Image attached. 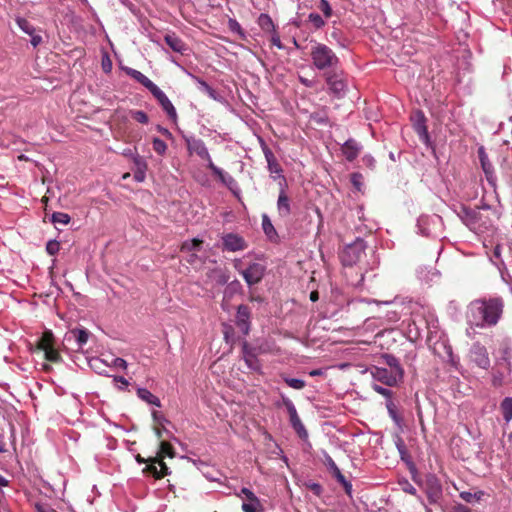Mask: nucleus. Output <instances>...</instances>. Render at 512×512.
Returning <instances> with one entry per match:
<instances>
[{"mask_svg": "<svg viewBox=\"0 0 512 512\" xmlns=\"http://www.w3.org/2000/svg\"><path fill=\"white\" fill-rule=\"evenodd\" d=\"M319 9L326 18H330L332 16V8L327 0H320Z\"/></svg>", "mask_w": 512, "mask_h": 512, "instance_id": "09e8293b", "label": "nucleus"}, {"mask_svg": "<svg viewBox=\"0 0 512 512\" xmlns=\"http://www.w3.org/2000/svg\"><path fill=\"white\" fill-rule=\"evenodd\" d=\"M113 366L116 367V368H120V369H127V362L123 359V358H114L113 359Z\"/></svg>", "mask_w": 512, "mask_h": 512, "instance_id": "5fc2aeb1", "label": "nucleus"}, {"mask_svg": "<svg viewBox=\"0 0 512 512\" xmlns=\"http://www.w3.org/2000/svg\"><path fill=\"white\" fill-rule=\"evenodd\" d=\"M395 445H396L398 452L401 455V458L403 459V456L407 453V449H406L403 439L401 437H397V439L395 441Z\"/></svg>", "mask_w": 512, "mask_h": 512, "instance_id": "603ef678", "label": "nucleus"}, {"mask_svg": "<svg viewBox=\"0 0 512 512\" xmlns=\"http://www.w3.org/2000/svg\"><path fill=\"white\" fill-rule=\"evenodd\" d=\"M334 478L343 486L346 494L351 497L352 496V490H353L351 482H349L345 478V476L342 474V472L339 473L338 475H336Z\"/></svg>", "mask_w": 512, "mask_h": 512, "instance_id": "a19ab883", "label": "nucleus"}, {"mask_svg": "<svg viewBox=\"0 0 512 512\" xmlns=\"http://www.w3.org/2000/svg\"><path fill=\"white\" fill-rule=\"evenodd\" d=\"M35 509H36L37 512H56L52 508L43 506L41 504H36L35 505Z\"/></svg>", "mask_w": 512, "mask_h": 512, "instance_id": "e2e57ef3", "label": "nucleus"}, {"mask_svg": "<svg viewBox=\"0 0 512 512\" xmlns=\"http://www.w3.org/2000/svg\"><path fill=\"white\" fill-rule=\"evenodd\" d=\"M372 389L377 392L378 394L385 397L386 401L392 400L393 392L392 390L385 388L383 386H380L378 384H372Z\"/></svg>", "mask_w": 512, "mask_h": 512, "instance_id": "37998d69", "label": "nucleus"}, {"mask_svg": "<svg viewBox=\"0 0 512 512\" xmlns=\"http://www.w3.org/2000/svg\"><path fill=\"white\" fill-rule=\"evenodd\" d=\"M242 352L243 359L247 366L252 370L258 371L260 369V363L255 351L252 348H250L247 343H244L242 347Z\"/></svg>", "mask_w": 512, "mask_h": 512, "instance_id": "5701e85b", "label": "nucleus"}, {"mask_svg": "<svg viewBox=\"0 0 512 512\" xmlns=\"http://www.w3.org/2000/svg\"><path fill=\"white\" fill-rule=\"evenodd\" d=\"M264 154H265V158H266V161L268 164L269 171L271 173L280 174L282 172V169L279 166V164L277 163L273 153L269 149H266L264 151Z\"/></svg>", "mask_w": 512, "mask_h": 512, "instance_id": "2f4dec72", "label": "nucleus"}, {"mask_svg": "<svg viewBox=\"0 0 512 512\" xmlns=\"http://www.w3.org/2000/svg\"><path fill=\"white\" fill-rule=\"evenodd\" d=\"M482 213L480 210L463 207L461 211V219L471 230L480 231L484 225L482 221Z\"/></svg>", "mask_w": 512, "mask_h": 512, "instance_id": "1a4fd4ad", "label": "nucleus"}, {"mask_svg": "<svg viewBox=\"0 0 512 512\" xmlns=\"http://www.w3.org/2000/svg\"><path fill=\"white\" fill-rule=\"evenodd\" d=\"M160 455H161V457H163V456L173 457L174 456L173 448L170 443H168L166 441H162L160 443Z\"/></svg>", "mask_w": 512, "mask_h": 512, "instance_id": "a18cd8bd", "label": "nucleus"}, {"mask_svg": "<svg viewBox=\"0 0 512 512\" xmlns=\"http://www.w3.org/2000/svg\"><path fill=\"white\" fill-rule=\"evenodd\" d=\"M59 249L60 243L57 240H49L46 244V251L49 255H56Z\"/></svg>", "mask_w": 512, "mask_h": 512, "instance_id": "49530a36", "label": "nucleus"}, {"mask_svg": "<svg viewBox=\"0 0 512 512\" xmlns=\"http://www.w3.org/2000/svg\"><path fill=\"white\" fill-rule=\"evenodd\" d=\"M72 333L74 334L79 347H83L87 343L89 338V332L87 330L76 329L72 331Z\"/></svg>", "mask_w": 512, "mask_h": 512, "instance_id": "e433bc0d", "label": "nucleus"}, {"mask_svg": "<svg viewBox=\"0 0 512 512\" xmlns=\"http://www.w3.org/2000/svg\"><path fill=\"white\" fill-rule=\"evenodd\" d=\"M325 79L330 91L333 94L341 96L345 92L346 82L343 78L342 72L338 73L334 69L333 72L326 73Z\"/></svg>", "mask_w": 512, "mask_h": 512, "instance_id": "9b49d317", "label": "nucleus"}, {"mask_svg": "<svg viewBox=\"0 0 512 512\" xmlns=\"http://www.w3.org/2000/svg\"><path fill=\"white\" fill-rule=\"evenodd\" d=\"M224 249L231 252L241 251L246 248L245 240L233 233L226 234L222 237Z\"/></svg>", "mask_w": 512, "mask_h": 512, "instance_id": "2eb2a0df", "label": "nucleus"}, {"mask_svg": "<svg viewBox=\"0 0 512 512\" xmlns=\"http://www.w3.org/2000/svg\"><path fill=\"white\" fill-rule=\"evenodd\" d=\"M152 95L156 98L168 117L176 123L178 118L177 111L167 95L159 87L153 91Z\"/></svg>", "mask_w": 512, "mask_h": 512, "instance_id": "ddd939ff", "label": "nucleus"}, {"mask_svg": "<svg viewBox=\"0 0 512 512\" xmlns=\"http://www.w3.org/2000/svg\"><path fill=\"white\" fill-rule=\"evenodd\" d=\"M185 142L188 152L190 154H196L202 160H205L207 167L210 168V163H213V161L203 140L190 136L185 138Z\"/></svg>", "mask_w": 512, "mask_h": 512, "instance_id": "0eeeda50", "label": "nucleus"}, {"mask_svg": "<svg viewBox=\"0 0 512 512\" xmlns=\"http://www.w3.org/2000/svg\"><path fill=\"white\" fill-rule=\"evenodd\" d=\"M146 470L150 472L155 478H162L168 474V467L162 461H153L146 467Z\"/></svg>", "mask_w": 512, "mask_h": 512, "instance_id": "bb28decb", "label": "nucleus"}, {"mask_svg": "<svg viewBox=\"0 0 512 512\" xmlns=\"http://www.w3.org/2000/svg\"><path fill=\"white\" fill-rule=\"evenodd\" d=\"M270 34H271L270 41H271L272 45L277 47L278 49H283L284 46H283V44H282V42L280 40V36H279L278 32L274 31V32H272Z\"/></svg>", "mask_w": 512, "mask_h": 512, "instance_id": "3c124183", "label": "nucleus"}, {"mask_svg": "<svg viewBox=\"0 0 512 512\" xmlns=\"http://www.w3.org/2000/svg\"><path fill=\"white\" fill-rule=\"evenodd\" d=\"M133 163L136 167V170H147V163L141 156H133Z\"/></svg>", "mask_w": 512, "mask_h": 512, "instance_id": "8fccbe9b", "label": "nucleus"}, {"mask_svg": "<svg viewBox=\"0 0 512 512\" xmlns=\"http://www.w3.org/2000/svg\"><path fill=\"white\" fill-rule=\"evenodd\" d=\"M277 211L279 216L282 218L288 217L291 213L290 200L283 188L281 189L278 196Z\"/></svg>", "mask_w": 512, "mask_h": 512, "instance_id": "b1692460", "label": "nucleus"}, {"mask_svg": "<svg viewBox=\"0 0 512 512\" xmlns=\"http://www.w3.org/2000/svg\"><path fill=\"white\" fill-rule=\"evenodd\" d=\"M454 512H471V510L468 507L460 504L455 507Z\"/></svg>", "mask_w": 512, "mask_h": 512, "instance_id": "69168bd1", "label": "nucleus"}, {"mask_svg": "<svg viewBox=\"0 0 512 512\" xmlns=\"http://www.w3.org/2000/svg\"><path fill=\"white\" fill-rule=\"evenodd\" d=\"M16 24L18 27L29 36L32 35L35 32V27L25 18L17 17L15 19Z\"/></svg>", "mask_w": 512, "mask_h": 512, "instance_id": "c9c22d12", "label": "nucleus"}, {"mask_svg": "<svg viewBox=\"0 0 512 512\" xmlns=\"http://www.w3.org/2000/svg\"><path fill=\"white\" fill-rule=\"evenodd\" d=\"M283 403H284V405L287 409V412L289 414V420H290V424H291L292 428L295 430V432L301 439H303V440L307 439L308 432L297 413L295 405L288 398L284 399Z\"/></svg>", "mask_w": 512, "mask_h": 512, "instance_id": "423d86ee", "label": "nucleus"}, {"mask_svg": "<svg viewBox=\"0 0 512 512\" xmlns=\"http://www.w3.org/2000/svg\"><path fill=\"white\" fill-rule=\"evenodd\" d=\"M461 499H463L465 502L472 503L474 501L475 495L474 493L463 491L460 493Z\"/></svg>", "mask_w": 512, "mask_h": 512, "instance_id": "4d7b16f0", "label": "nucleus"}, {"mask_svg": "<svg viewBox=\"0 0 512 512\" xmlns=\"http://www.w3.org/2000/svg\"><path fill=\"white\" fill-rule=\"evenodd\" d=\"M501 247L499 245L495 246L494 250H493V258L495 260H493L494 264L495 265H499L500 263H502V260H501Z\"/></svg>", "mask_w": 512, "mask_h": 512, "instance_id": "864d4df0", "label": "nucleus"}, {"mask_svg": "<svg viewBox=\"0 0 512 512\" xmlns=\"http://www.w3.org/2000/svg\"><path fill=\"white\" fill-rule=\"evenodd\" d=\"M164 40H165L166 44L169 46V48L172 49L174 52H177L181 55H184L187 53L188 46L175 33H167L164 36Z\"/></svg>", "mask_w": 512, "mask_h": 512, "instance_id": "412c9836", "label": "nucleus"}, {"mask_svg": "<svg viewBox=\"0 0 512 512\" xmlns=\"http://www.w3.org/2000/svg\"><path fill=\"white\" fill-rule=\"evenodd\" d=\"M262 229H263L265 235L270 240H274L277 238L276 229L274 228V226L267 214L262 215Z\"/></svg>", "mask_w": 512, "mask_h": 512, "instance_id": "7c9ffc66", "label": "nucleus"}, {"mask_svg": "<svg viewBox=\"0 0 512 512\" xmlns=\"http://www.w3.org/2000/svg\"><path fill=\"white\" fill-rule=\"evenodd\" d=\"M362 146L354 139H348L342 146V152L348 161H353L359 155Z\"/></svg>", "mask_w": 512, "mask_h": 512, "instance_id": "4be33fe9", "label": "nucleus"}, {"mask_svg": "<svg viewBox=\"0 0 512 512\" xmlns=\"http://www.w3.org/2000/svg\"><path fill=\"white\" fill-rule=\"evenodd\" d=\"M209 169L212 171V173L215 176L218 177L220 182L222 184H224L231 192L236 194L239 191V187L237 185V182L235 181V179L230 174H228L227 172H225L221 168L217 167L214 163H210V168Z\"/></svg>", "mask_w": 512, "mask_h": 512, "instance_id": "4468645a", "label": "nucleus"}, {"mask_svg": "<svg viewBox=\"0 0 512 512\" xmlns=\"http://www.w3.org/2000/svg\"><path fill=\"white\" fill-rule=\"evenodd\" d=\"M284 382L291 388L301 390L306 386V383L302 379L283 377Z\"/></svg>", "mask_w": 512, "mask_h": 512, "instance_id": "ea45409f", "label": "nucleus"}, {"mask_svg": "<svg viewBox=\"0 0 512 512\" xmlns=\"http://www.w3.org/2000/svg\"><path fill=\"white\" fill-rule=\"evenodd\" d=\"M131 114L132 117L139 123L147 124L149 121L148 115L144 111L136 110L132 111Z\"/></svg>", "mask_w": 512, "mask_h": 512, "instance_id": "de8ad7c7", "label": "nucleus"}, {"mask_svg": "<svg viewBox=\"0 0 512 512\" xmlns=\"http://www.w3.org/2000/svg\"><path fill=\"white\" fill-rule=\"evenodd\" d=\"M362 160L365 165H367L370 168H374L375 159L371 155H365Z\"/></svg>", "mask_w": 512, "mask_h": 512, "instance_id": "052dcab7", "label": "nucleus"}, {"mask_svg": "<svg viewBox=\"0 0 512 512\" xmlns=\"http://www.w3.org/2000/svg\"><path fill=\"white\" fill-rule=\"evenodd\" d=\"M137 396L143 400L144 402L154 405L157 407L161 406V402L157 396L152 394L148 389L146 388H138L137 390Z\"/></svg>", "mask_w": 512, "mask_h": 512, "instance_id": "cd10ccee", "label": "nucleus"}, {"mask_svg": "<svg viewBox=\"0 0 512 512\" xmlns=\"http://www.w3.org/2000/svg\"><path fill=\"white\" fill-rule=\"evenodd\" d=\"M229 25H230V28L232 31H235L236 29H240V25L236 20H230Z\"/></svg>", "mask_w": 512, "mask_h": 512, "instance_id": "338daca9", "label": "nucleus"}, {"mask_svg": "<svg viewBox=\"0 0 512 512\" xmlns=\"http://www.w3.org/2000/svg\"><path fill=\"white\" fill-rule=\"evenodd\" d=\"M402 489L404 492L411 494V495H416V493H417L416 488L412 484H410L408 481H406L404 483V485L402 486Z\"/></svg>", "mask_w": 512, "mask_h": 512, "instance_id": "6e6d98bb", "label": "nucleus"}, {"mask_svg": "<svg viewBox=\"0 0 512 512\" xmlns=\"http://www.w3.org/2000/svg\"><path fill=\"white\" fill-rule=\"evenodd\" d=\"M201 244H202V241L197 238L187 240L182 244V251H187V252L198 251Z\"/></svg>", "mask_w": 512, "mask_h": 512, "instance_id": "58836bf2", "label": "nucleus"}, {"mask_svg": "<svg viewBox=\"0 0 512 512\" xmlns=\"http://www.w3.org/2000/svg\"><path fill=\"white\" fill-rule=\"evenodd\" d=\"M146 177V170H135L134 179L137 182H143Z\"/></svg>", "mask_w": 512, "mask_h": 512, "instance_id": "13d9d810", "label": "nucleus"}, {"mask_svg": "<svg viewBox=\"0 0 512 512\" xmlns=\"http://www.w3.org/2000/svg\"><path fill=\"white\" fill-rule=\"evenodd\" d=\"M426 494L430 503H437L442 496V486L435 476L426 481Z\"/></svg>", "mask_w": 512, "mask_h": 512, "instance_id": "f3484780", "label": "nucleus"}, {"mask_svg": "<svg viewBox=\"0 0 512 512\" xmlns=\"http://www.w3.org/2000/svg\"><path fill=\"white\" fill-rule=\"evenodd\" d=\"M323 370L322 369H314V370H311L309 372V375L312 376V377H315V376H320V375H323Z\"/></svg>", "mask_w": 512, "mask_h": 512, "instance_id": "774afa93", "label": "nucleus"}, {"mask_svg": "<svg viewBox=\"0 0 512 512\" xmlns=\"http://www.w3.org/2000/svg\"><path fill=\"white\" fill-rule=\"evenodd\" d=\"M70 220V216L64 212H54L51 216V221L54 224L67 225L69 224Z\"/></svg>", "mask_w": 512, "mask_h": 512, "instance_id": "4c0bfd02", "label": "nucleus"}, {"mask_svg": "<svg viewBox=\"0 0 512 512\" xmlns=\"http://www.w3.org/2000/svg\"><path fill=\"white\" fill-rule=\"evenodd\" d=\"M372 378L389 387L397 386L404 377V371H393L388 368L373 366L369 369Z\"/></svg>", "mask_w": 512, "mask_h": 512, "instance_id": "7ed1b4c3", "label": "nucleus"}, {"mask_svg": "<svg viewBox=\"0 0 512 512\" xmlns=\"http://www.w3.org/2000/svg\"><path fill=\"white\" fill-rule=\"evenodd\" d=\"M239 497L242 495L246 498V501L242 503L243 512H262L263 506L259 500V498L248 488L243 487L240 491V494H237Z\"/></svg>", "mask_w": 512, "mask_h": 512, "instance_id": "9d476101", "label": "nucleus"}, {"mask_svg": "<svg viewBox=\"0 0 512 512\" xmlns=\"http://www.w3.org/2000/svg\"><path fill=\"white\" fill-rule=\"evenodd\" d=\"M362 176L359 173H354L351 177L353 185L360 190Z\"/></svg>", "mask_w": 512, "mask_h": 512, "instance_id": "bf43d9fd", "label": "nucleus"}, {"mask_svg": "<svg viewBox=\"0 0 512 512\" xmlns=\"http://www.w3.org/2000/svg\"><path fill=\"white\" fill-rule=\"evenodd\" d=\"M478 154H479V159L481 162L482 169H483L487 179L490 181V179L493 176V166L490 163L488 156L486 155L483 147L479 148Z\"/></svg>", "mask_w": 512, "mask_h": 512, "instance_id": "c85d7f7f", "label": "nucleus"}, {"mask_svg": "<svg viewBox=\"0 0 512 512\" xmlns=\"http://www.w3.org/2000/svg\"><path fill=\"white\" fill-rule=\"evenodd\" d=\"M258 25L264 32L272 33L276 31V26L272 18L268 14H260V16L258 17Z\"/></svg>", "mask_w": 512, "mask_h": 512, "instance_id": "c756f323", "label": "nucleus"}, {"mask_svg": "<svg viewBox=\"0 0 512 512\" xmlns=\"http://www.w3.org/2000/svg\"><path fill=\"white\" fill-rule=\"evenodd\" d=\"M413 127L418 134L420 140L425 144L429 143V134L426 126V118L424 114L417 111L413 117Z\"/></svg>", "mask_w": 512, "mask_h": 512, "instance_id": "a211bd4d", "label": "nucleus"}, {"mask_svg": "<svg viewBox=\"0 0 512 512\" xmlns=\"http://www.w3.org/2000/svg\"><path fill=\"white\" fill-rule=\"evenodd\" d=\"M322 454L323 463L327 467L329 472L333 475V477L341 473L340 469L338 468L332 457L326 451H323Z\"/></svg>", "mask_w": 512, "mask_h": 512, "instance_id": "f704fd0d", "label": "nucleus"}, {"mask_svg": "<svg viewBox=\"0 0 512 512\" xmlns=\"http://www.w3.org/2000/svg\"><path fill=\"white\" fill-rule=\"evenodd\" d=\"M381 358L384 360L385 364L389 367V370L393 371H404L399 360L391 355V354H383Z\"/></svg>", "mask_w": 512, "mask_h": 512, "instance_id": "72a5a7b5", "label": "nucleus"}, {"mask_svg": "<svg viewBox=\"0 0 512 512\" xmlns=\"http://www.w3.org/2000/svg\"><path fill=\"white\" fill-rule=\"evenodd\" d=\"M31 36V44L33 47H37L42 42V37L38 34H35V32L30 35Z\"/></svg>", "mask_w": 512, "mask_h": 512, "instance_id": "680f3d73", "label": "nucleus"}, {"mask_svg": "<svg viewBox=\"0 0 512 512\" xmlns=\"http://www.w3.org/2000/svg\"><path fill=\"white\" fill-rule=\"evenodd\" d=\"M124 71L127 75H129L135 81L142 84L146 89H148L151 94L158 88V86L154 82H152L147 76H145L142 72L129 67H126Z\"/></svg>", "mask_w": 512, "mask_h": 512, "instance_id": "aec40b11", "label": "nucleus"}, {"mask_svg": "<svg viewBox=\"0 0 512 512\" xmlns=\"http://www.w3.org/2000/svg\"><path fill=\"white\" fill-rule=\"evenodd\" d=\"M311 59L314 67L318 70H334L339 64V58L334 51L325 44L316 43L311 48Z\"/></svg>", "mask_w": 512, "mask_h": 512, "instance_id": "f03ea898", "label": "nucleus"}, {"mask_svg": "<svg viewBox=\"0 0 512 512\" xmlns=\"http://www.w3.org/2000/svg\"><path fill=\"white\" fill-rule=\"evenodd\" d=\"M365 254V243L358 239L354 243L347 245L341 255V262L344 266H353L357 264Z\"/></svg>", "mask_w": 512, "mask_h": 512, "instance_id": "39448f33", "label": "nucleus"}, {"mask_svg": "<svg viewBox=\"0 0 512 512\" xmlns=\"http://www.w3.org/2000/svg\"><path fill=\"white\" fill-rule=\"evenodd\" d=\"M442 219L438 215H422L417 220L419 232L424 236H431L437 227L441 225Z\"/></svg>", "mask_w": 512, "mask_h": 512, "instance_id": "6e6552de", "label": "nucleus"}, {"mask_svg": "<svg viewBox=\"0 0 512 512\" xmlns=\"http://www.w3.org/2000/svg\"><path fill=\"white\" fill-rule=\"evenodd\" d=\"M114 380H115L116 382H119L120 384H122V385H123V386H125V387H126V386H128V384H129V382L127 381V379H126V378H124L123 376H116V377L114 378Z\"/></svg>", "mask_w": 512, "mask_h": 512, "instance_id": "0e129e2a", "label": "nucleus"}, {"mask_svg": "<svg viewBox=\"0 0 512 512\" xmlns=\"http://www.w3.org/2000/svg\"><path fill=\"white\" fill-rule=\"evenodd\" d=\"M152 144H153V149L156 153H158L159 155L165 154V152L167 150V145L162 139L156 137L153 139Z\"/></svg>", "mask_w": 512, "mask_h": 512, "instance_id": "c03bdc74", "label": "nucleus"}, {"mask_svg": "<svg viewBox=\"0 0 512 512\" xmlns=\"http://www.w3.org/2000/svg\"><path fill=\"white\" fill-rule=\"evenodd\" d=\"M189 76L197 83L198 88L201 91L205 92L211 99L215 101H222V97L220 96V94L214 88H212L206 81L190 73Z\"/></svg>", "mask_w": 512, "mask_h": 512, "instance_id": "393cba45", "label": "nucleus"}, {"mask_svg": "<svg viewBox=\"0 0 512 512\" xmlns=\"http://www.w3.org/2000/svg\"><path fill=\"white\" fill-rule=\"evenodd\" d=\"M51 336H52L51 332H46L44 334V336L41 338L38 347H39V349L44 351L45 358L47 360H49L51 362H58L60 359V355H59L58 351L55 350L50 343Z\"/></svg>", "mask_w": 512, "mask_h": 512, "instance_id": "dca6fc26", "label": "nucleus"}, {"mask_svg": "<svg viewBox=\"0 0 512 512\" xmlns=\"http://www.w3.org/2000/svg\"><path fill=\"white\" fill-rule=\"evenodd\" d=\"M235 268L243 276L248 286L259 283L266 271V267L258 262L251 263L246 268L242 266L241 262H236Z\"/></svg>", "mask_w": 512, "mask_h": 512, "instance_id": "20e7f679", "label": "nucleus"}, {"mask_svg": "<svg viewBox=\"0 0 512 512\" xmlns=\"http://www.w3.org/2000/svg\"><path fill=\"white\" fill-rule=\"evenodd\" d=\"M471 361L483 369H487L490 365V359L487 349L480 343H474L469 353Z\"/></svg>", "mask_w": 512, "mask_h": 512, "instance_id": "f8f14e48", "label": "nucleus"}, {"mask_svg": "<svg viewBox=\"0 0 512 512\" xmlns=\"http://www.w3.org/2000/svg\"><path fill=\"white\" fill-rule=\"evenodd\" d=\"M385 406H386L389 417L392 419L394 424L400 430H402L404 421H403L402 416L399 414L398 408H397L396 404L394 403V401L393 400L386 401Z\"/></svg>", "mask_w": 512, "mask_h": 512, "instance_id": "a878e982", "label": "nucleus"}, {"mask_svg": "<svg viewBox=\"0 0 512 512\" xmlns=\"http://www.w3.org/2000/svg\"><path fill=\"white\" fill-rule=\"evenodd\" d=\"M503 418L506 423L512 420V397H506L500 405Z\"/></svg>", "mask_w": 512, "mask_h": 512, "instance_id": "473e14b6", "label": "nucleus"}, {"mask_svg": "<svg viewBox=\"0 0 512 512\" xmlns=\"http://www.w3.org/2000/svg\"><path fill=\"white\" fill-rule=\"evenodd\" d=\"M503 308L504 302L500 297L474 300L467 307V323L481 329L493 327L499 322Z\"/></svg>", "mask_w": 512, "mask_h": 512, "instance_id": "f257e3e1", "label": "nucleus"}, {"mask_svg": "<svg viewBox=\"0 0 512 512\" xmlns=\"http://www.w3.org/2000/svg\"><path fill=\"white\" fill-rule=\"evenodd\" d=\"M308 20L312 23L315 29H321L325 26V20L317 13H310Z\"/></svg>", "mask_w": 512, "mask_h": 512, "instance_id": "79ce46f5", "label": "nucleus"}, {"mask_svg": "<svg viewBox=\"0 0 512 512\" xmlns=\"http://www.w3.org/2000/svg\"><path fill=\"white\" fill-rule=\"evenodd\" d=\"M236 325L241 332L247 335L250 331V312L247 306L240 305L237 308Z\"/></svg>", "mask_w": 512, "mask_h": 512, "instance_id": "6ab92c4d", "label": "nucleus"}]
</instances>
